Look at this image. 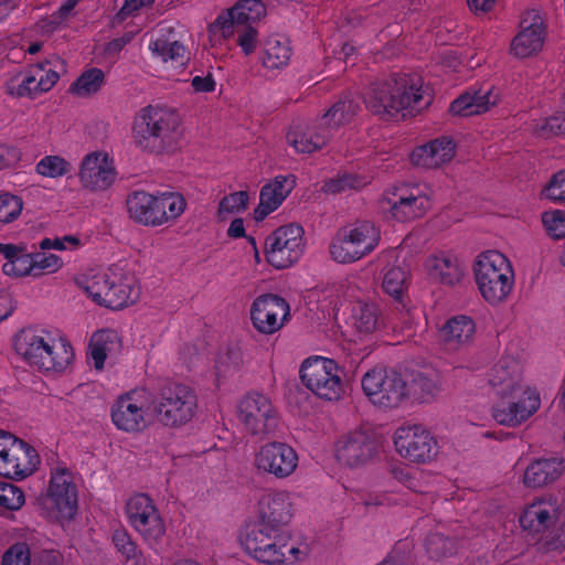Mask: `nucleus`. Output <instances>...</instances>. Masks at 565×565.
Segmentation results:
<instances>
[{
  "mask_svg": "<svg viewBox=\"0 0 565 565\" xmlns=\"http://www.w3.org/2000/svg\"><path fill=\"white\" fill-rule=\"evenodd\" d=\"M154 0H125L122 7L116 13L115 19L117 22H124L129 17L134 15L143 7H149Z\"/></svg>",
  "mask_w": 565,
  "mask_h": 565,
  "instance_id": "64",
  "label": "nucleus"
},
{
  "mask_svg": "<svg viewBox=\"0 0 565 565\" xmlns=\"http://www.w3.org/2000/svg\"><path fill=\"white\" fill-rule=\"evenodd\" d=\"M72 171V163L57 154L44 156L35 164V172L41 177L50 179L63 178Z\"/></svg>",
  "mask_w": 565,
  "mask_h": 565,
  "instance_id": "46",
  "label": "nucleus"
},
{
  "mask_svg": "<svg viewBox=\"0 0 565 565\" xmlns=\"http://www.w3.org/2000/svg\"><path fill=\"white\" fill-rule=\"evenodd\" d=\"M0 255L6 263L2 265V271L10 277H33L32 253H28L22 245L11 243H0Z\"/></svg>",
  "mask_w": 565,
  "mask_h": 565,
  "instance_id": "34",
  "label": "nucleus"
},
{
  "mask_svg": "<svg viewBox=\"0 0 565 565\" xmlns=\"http://www.w3.org/2000/svg\"><path fill=\"white\" fill-rule=\"evenodd\" d=\"M540 405L541 397L536 390L525 386L516 394L497 399L492 416L500 425L515 427L533 416Z\"/></svg>",
  "mask_w": 565,
  "mask_h": 565,
  "instance_id": "18",
  "label": "nucleus"
},
{
  "mask_svg": "<svg viewBox=\"0 0 565 565\" xmlns=\"http://www.w3.org/2000/svg\"><path fill=\"white\" fill-rule=\"evenodd\" d=\"M105 83V74L100 68L90 67L83 72L71 85V92L79 97L96 94Z\"/></svg>",
  "mask_w": 565,
  "mask_h": 565,
  "instance_id": "44",
  "label": "nucleus"
},
{
  "mask_svg": "<svg viewBox=\"0 0 565 565\" xmlns=\"http://www.w3.org/2000/svg\"><path fill=\"white\" fill-rule=\"evenodd\" d=\"M544 136H558L565 132V113L557 111L545 119L541 127Z\"/></svg>",
  "mask_w": 565,
  "mask_h": 565,
  "instance_id": "62",
  "label": "nucleus"
},
{
  "mask_svg": "<svg viewBox=\"0 0 565 565\" xmlns=\"http://www.w3.org/2000/svg\"><path fill=\"white\" fill-rule=\"evenodd\" d=\"M299 374L302 384L321 399L335 402L344 393L342 372L332 359L310 356L302 362Z\"/></svg>",
  "mask_w": 565,
  "mask_h": 565,
  "instance_id": "10",
  "label": "nucleus"
},
{
  "mask_svg": "<svg viewBox=\"0 0 565 565\" xmlns=\"http://www.w3.org/2000/svg\"><path fill=\"white\" fill-rule=\"evenodd\" d=\"M149 50L162 62L184 65L189 60L188 47L181 42L178 32L171 26H162L150 40Z\"/></svg>",
  "mask_w": 565,
  "mask_h": 565,
  "instance_id": "28",
  "label": "nucleus"
},
{
  "mask_svg": "<svg viewBox=\"0 0 565 565\" xmlns=\"http://www.w3.org/2000/svg\"><path fill=\"white\" fill-rule=\"evenodd\" d=\"M179 119L168 108L146 106L132 122V140L141 151L161 153L170 150L178 140Z\"/></svg>",
  "mask_w": 565,
  "mask_h": 565,
  "instance_id": "4",
  "label": "nucleus"
},
{
  "mask_svg": "<svg viewBox=\"0 0 565 565\" xmlns=\"http://www.w3.org/2000/svg\"><path fill=\"white\" fill-rule=\"evenodd\" d=\"M113 543L127 562H129L130 558L138 557V552L140 550L127 531H115L113 534Z\"/></svg>",
  "mask_w": 565,
  "mask_h": 565,
  "instance_id": "60",
  "label": "nucleus"
},
{
  "mask_svg": "<svg viewBox=\"0 0 565 565\" xmlns=\"http://www.w3.org/2000/svg\"><path fill=\"white\" fill-rule=\"evenodd\" d=\"M23 206L24 202L20 195L0 191V228L18 220Z\"/></svg>",
  "mask_w": 565,
  "mask_h": 565,
  "instance_id": "50",
  "label": "nucleus"
},
{
  "mask_svg": "<svg viewBox=\"0 0 565 565\" xmlns=\"http://www.w3.org/2000/svg\"><path fill=\"white\" fill-rule=\"evenodd\" d=\"M248 194L245 191H238L224 196L218 204L217 214L224 218L228 214L244 211L247 206Z\"/></svg>",
  "mask_w": 565,
  "mask_h": 565,
  "instance_id": "57",
  "label": "nucleus"
},
{
  "mask_svg": "<svg viewBox=\"0 0 565 565\" xmlns=\"http://www.w3.org/2000/svg\"><path fill=\"white\" fill-rule=\"evenodd\" d=\"M355 327L360 333H372L383 326L380 309L374 303L359 302L354 311Z\"/></svg>",
  "mask_w": 565,
  "mask_h": 565,
  "instance_id": "43",
  "label": "nucleus"
},
{
  "mask_svg": "<svg viewBox=\"0 0 565 565\" xmlns=\"http://www.w3.org/2000/svg\"><path fill=\"white\" fill-rule=\"evenodd\" d=\"M541 195L556 204H565V170H559L550 178Z\"/></svg>",
  "mask_w": 565,
  "mask_h": 565,
  "instance_id": "54",
  "label": "nucleus"
},
{
  "mask_svg": "<svg viewBox=\"0 0 565 565\" xmlns=\"http://www.w3.org/2000/svg\"><path fill=\"white\" fill-rule=\"evenodd\" d=\"M425 266L433 280L448 286L459 282L463 274L458 258L450 254L431 255L426 259Z\"/></svg>",
  "mask_w": 565,
  "mask_h": 565,
  "instance_id": "32",
  "label": "nucleus"
},
{
  "mask_svg": "<svg viewBox=\"0 0 565 565\" xmlns=\"http://www.w3.org/2000/svg\"><path fill=\"white\" fill-rule=\"evenodd\" d=\"M488 383L497 399L516 394L526 386L521 362L512 355L501 356L490 369Z\"/></svg>",
  "mask_w": 565,
  "mask_h": 565,
  "instance_id": "24",
  "label": "nucleus"
},
{
  "mask_svg": "<svg viewBox=\"0 0 565 565\" xmlns=\"http://www.w3.org/2000/svg\"><path fill=\"white\" fill-rule=\"evenodd\" d=\"M454 156V141L449 137H441L416 147L412 151L411 161L417 167L434 169L449 162Z\"/></svg>",
  "mask_w": 565,
  "mask_h": 565,
  "instance_id": "31",
  "label": "nucleus"
},
{
  "mask_svg": "<svg viewBox=\"0 0 565 565\" xmlns=\"http://www.w3.org/2000/svg\"><path fill=\"white\" fill-rule=\"evenodd\" d=\"M499 102V94L492 86L469 89L451 102L449 111L452 115L469 117L482 114Z\"/></svg>",
  "mask_w": 565,
  "mask_h": 565,
  "instance_id": "30",
  "label": "nucleus"
},
{
  "mask_svg": "<svg viewBox=\"0 0 565 565\" xmlns=\"http://www.w3.org/2000/svg\"><path fill=\"white\" fill-rule=\"evenodd\" d=\"M32 258L34 267L33 277L56 273L63 266L62 258L55 254H46L44 252L32 253Z\"/></svg>",
  "mask_w": 565,
  "mask_h": 565,
  "instance_id": "55",
  "label": "nucleus"
},
{
  "mask_svg": "<svg viewBox=\"0 0 565 565\" xmlns=\"http://www.w3.org/2000/svg\"><path fill=\"white\" fill-rule=\"evenodd\" d=\"M238 419L252 435L270 434L278 425L270 399L260 393H248L237 406Z\"/></svg>",
  "mask_w": 565,
  "mask_h": 565,
  "instance_id": "20",
  "label": "nucleus"
},
{
  "mask_svg": "<svg viewBox=\"0 0 565 565\" xmlns=\"http://www.w3.org/2000/svg\"><path fill=\"white\" fill-rule=\"evenodd\" d=\"M126 515L130 526L150 548L156 550L161 544L167 527L150 495L146 493L132 494L126 503Z\"/></svg>",
  "mask_w": 565,
  "mask_h": 565,
  "instance_id": "12",
  "label": "nucleus"
},
{
  "mask_svg": "<svg viewBox=\"0 0 565 565\" xmlns=\"http://www.w3.org/2000/svg\"><path fill=\"white\" fill-rule=\"evenodd\" d=\"M382 286L387 295L404 307L403 296L407 289V273L403 268H388L384 274Z\"/></svg>",
  "mask_w": 565,
  "mask_h": 565,
  "instance_id": "48",
  "label": "nucleus"
},
{
  "mask_svg": "<svg viewBox=\"0 0 565 565\" xmlns=\"http://www.w3.org/2000/svg\"><path fill=\"white\" fill-rule=\"evenodd\" d=\"M20 159L21 152L17 147L0 143V171L13 168Z\"/></svg>",
  "mask_w": 565,
  "mask_h": 565,
  "instance_id": "63",
  "label": "nucleus"
},
{
  "mask_svg": "<svg viewBox=\"0 0 565 565\" xmlns=\"http://www.w3.org/2000/svg\"><path fill=\"white\" fill-rule=\"evenodd\" d=\"M39 78L38 85L43 93L54 87L60 78V71L64 70V62L60 57L45 60L32 66Z\"/></svg>",
  "mask_w": 565,
  "mask_h": 565,
  "instance_id": "45",
  "label": "nucleus"
},
{
  "mask_svg": "<svg viewBox=\"0 0 565 565\" xmlns=\"http://www.w3.org/2000/svg\"><path fill=\"white\" fill-rule=\"evenodd\" d=\"M76 281L95 303L113 310L135 303L140 295L135 274L121 263L105 270H90Z\"/></svg>",
  "mask_w": 565,
  "mask_h": 565,
  "instance_id": "2",
  "label": "nucleus"
},
{
  "mask_svg": "<svg viewBox=\"0 0 565 565\" xmlns=\"http://www.w3.org/2000/svg\"><path fill=\"white\" fill-rule=\"evenodd\" d=\"M117 334L111 330H100L94 333L90 344L89 354L96 370H102L109 351V344L114 342Z\"/></svg>",
  "mask_w": 565,
  "mask_h": 565,
  "instance_id": "49",
  "label": "nucleus"
},
{
  "mask_svg": "<svg viewBox=\"0 0 565 565\" xmlns=\"http://www.w3.org/2000/svg\"><path fill=\"white\" fill-rule=\"evenodd\" d=\"M154 395L149 388L137 387L120 394L110 407V418L118 430L136 434L145 430L151 422L150 409Z\"/></svg>",
  "mask_w": 565,
  "mask_h": 565,
  "instance_id": "8",
  "label": "nucleus"
},
{
  "mask_svg": "<svg viewBox=\"0 0 565 565\" xmlns=\"http://www.w3.org/2000/svg\"><path fill=\"white\" fill-rule=\"evenodd\" d=\"M554 509L545 501H536L529 504L520 515L521 526L532 533L546 531L554 523Z\"/></svg>",
  "mask_w": 565,
  "mask_h": 565,
  "instance_id": "37",
  "label": "nucleus"
},
{
  "mask_svg": "<svg viewBox=\"0 0 565 565\" xmlns=\"http://www.w3.org/2000/svg\"><path fill=\"white\" fill-rule=\"evenodd\" d=\"M198 406L194 391L184 384L162 386L152 405L153 414L163 426L178 427L192 419Z\"/></svg>",
  "mask_w": 565,
  "mask_h": 565,
  "instance_id": "9",
  "label": "nucleus"
},
{
  "mask_svg": "<svg viewBox=\"0 0 565 565\" xmlns=\"http://www.w3.org/2000/svg\"><path fill=\"white\" fill-rule=\"evenodd\" d=\"M39 463L40 457L32 446L0 430V476L22 480L32 475Z\"/></svg>",
  "mask_w": 565,
  "mask_h": 565,
  "instance_id": "13",
  "label": "nucleus"
},
{
  "mask_svg": "<svg viewBox=\"0 0 565 565\" xmlns=\"http://www.w3.org/2000/svg\"><path fill=\"white\" fill-rule=\"evenodd\" d=\"M546 26L539 14L523 17L510 44V54L519 60L537 55L545 43Z\"/></svg>",
  "mask_w": 565,
  "mask_h": 565,
  "instance_id": "23",
  "label": "nucleus"
},
{
  "mask_svg": "<svg viewBox=\"0 0 565 565\" xmlns=\"http://www.w3.org/2000/svg\"><path fill=\"white\" fill-rule=\"evenodd\" d=\"M430 102L431 97L423 89V79L404 73L373 82L364 95L366 108L383 119L413 116Z\"/></svg>",
  "mask_w": 565,
  "mask_h": 565,
  "instance_id": "1",
  "label": "nucleus"
},
{
  "mask_svg": "<svg viewBox=\"0 0 565 565\" xmlns=\"http://www.w3.org/2000/svg\"><path fill=\"white\" fill-rule=\"evenodd\" d=\"M129 217L145 226H160L177 220L185 210L186 202L178 192L134 191L126 201Z\"/></svg>",
  "mask_w": 565,
  "mask_h": 565,
  "instance_id": "5",
  "label": "nucleus"
},
{
  "mask_svg": "<svg viewBox=\"0 0 565 565\" xmlns=\"http://www.w3.org/2000/svg\"><path fill=\"white\" fill-rule=\"evenodd\" d=\"M265 14L266 8L260 0H239L227 11L226 17H217L216 23L223 36H230L232 28L254 26Z\"/></svg>",
  "mask_w": 565,
  "mask_h": 565,
  "instance_id": "29",
  "label": "nucleus"
},
{
  "mask_svg": "<svg viewBox=\"0 0 565 565\" xmlns=\"http://www.w3.org/2000/svg\"><path fill=\"white\" fill-rule=\"evenodd\" d=\"M564 461L561 458H542L531 462L524 471V484L540 488L554 482L563 473Z\"/></svg>",
  "mask_w": 565,
  "mask_h": 565,
  "instance_id": "33",
  "label": "nucleus"
},
{
  "mask_svg": "<svg viewBox=\"0 0 565 565\" xmlns=\"http://www.w3.org/2000/svg\"><path fill=\"white\" fill-rule=\"evenodd\" d=\"M291 56V46L287 39L269 38L266 42L263 64L267 68L285 67Z\"/></svg>",
  "mask_w": 565,
  "mask_h": 565,
  "instance_id": "41",
  "label": "nucleus"
},
{
  "mask_svg": "<svg viewBox=\"0 0 565 565\" xmlns=\"http://www.w3.org/2000/svg\"><path fill=\"white\" fill-rule=\"evenodd\" d=\"M475 276L482 297L490 303L504 300L514 284L512 265L498 250H487L478 256Z\"/></svg>",
  "mask_w": 565,
  "mask_h": 565,
  "instance_id": "7",
  "label": "nucleus"
},
{
  "mask_svg": "<svg viewBox=\"0 0 565 565\" xmlns=\"http://www.w3.org/2000/svg\"><path fill=\"white\" fill-rule=\"evenodd\" d=\"M360 110L359 98L348 93L342 95L321 117H318L330 134L334 132L344 124L351 121Z\"/></svg>",
  "mask_w": 565,
  "mask_h": 565,
  "instance_id": "36",
  "label": "nucleus"
},
{
  "mask_svg": "<svg viewBox=\"0 0 565 565\" xmlns=\"http://www.w3.org/2000/svg\"><path fill=\"white\" fill-rule=\"evenodd\" d=\"M249 315L253 327L266 335L278 332L291 316L288 301L275 294H263L256 297Z\"/></svg>",
  "mask_w": 565,
  "mask_h": 565,
  "instance_id": "19",
  "label": "nucleus"
},
{
  "mask_svg": "<svg viewBox=\"0 0 565 565\" xmlns=\"http://www.w3.org/2000/svg\"><path fill=\"white\" fill-rule=\"evenodd\" d=\"M299 462L297 451L282 441H270L255 454V467L258 471L274 476L276 479H286L297 469Z\"/></svg>",
  "mask_w": 565,
  "mask_h": 565,
  "instance_id": "21",
  "label": "nucleus"
},
{
  "mask_svg": "<svg viewBox=\"0 0 565 565\" xmlns=\"http://www.w3.org/2000/svg\"><path fill=\"white\" fill-rule=\"evenodd\" d=\"M291 534L266 531L250 526L241 537L245 552L259 563L267 565H282L286 562H296L306 556V552L297 546H288Z\"/></svg>",
  "mask_w": 565,
  "mask_h": 565,
  "instance_id": "6",
  "label": "nucleus"
},
{
  "mask_svg": "<svg viewBox=\"0 0 565 565\" xmlns=\"http://www.w3.org/2000/svg\"><path fill=\"white\" fill-rule=\"evenodd\" d=\"M542 223L550 236L556 239L565 238V211L553 210L542 214Z\"/></svg>",
  "mask_w": 565,
  "mask_h": 565,
  "instance_id": "56",
  "label": "nucleus"
},
{
  "mask_svg": "<svg viewBox=\"0 0 565 565\" xmlns=\"http://www.w3.org/2000/svg\"><path fill=\"white\" fill-rule=\"evenodd\" d=\"M241 355L235 350H227L225 354L218 355L215 362V375L217 384L231 372L237 371L241 365Z\"/></svg>",
  "mask_w": 565,
  "mask_h": 565,
  "instance_id": "58",
  "label": "nucleus"
},
{
  "mask_svg": "<svg viewBox=\"0 0 565 565\" xmlns=\"http://www.w3.org/2000/svg\"><path fill=\"white\" fill-rule=\"evenodd\" d=\"M303 252V228L297 224L280 226L265 241L267 262L277 269L296 263Z\"/></svg>",
  "mask_w": 565,
  "mask_h": 565,
  "instance_id": "15",
  "label": "nucleus"
},
{
  "mask_svg": "<svg viewBox=\"0 0 565 565\" xmlns=\"http://www.w3.org/2000/svg\"><path fill=\"white\" fill-rule=\"evenodd\" d=\"M332 137L330 129L319 118L292 124L286 136L288 145L298 153L316 152L327 146Z\"/></svg>",
  "mask_w": 565,
  "mask_h": 565,
  "instance_id": "25",
  "label": "nucleus"
},
{
  "mask_svg": "<svg viewBox=\"0 0 565 565\" xmlns=\"http://www.w3.org/2000/svg\"><path fill=\"white\" fill-rule=\"evenodd\" d=\"M394 446L397 454L414 463H429L439 452L434 435L422 425H407L396 429Z\"/></svg>",
  "mask_w": 565,
  "mask_h": 565,
  "instance_id": "14",
  "label": "nucleus"
},
{
  "mask_svg": "<svg viewBox=\"0 0 565 565\" xmlns=\"http://www.w3.org/2000/svg\"><path fill=\"white\" fill-rule=\"evenodd\" d=\"M412 387L415 393H419L422 402H427L436 396L439 392L438 380L434 375L425 372H416L412 377Z\"/></svg>",
  "mask_w": 565,
  "mask_h": 565,
  "instance_id": "52",
  "label": "nucleus"
},
{
  "mask_svg": "<svg viewBox=\"0 0 565 565\" xmlns=\"http://www.w3.org/2000/svg\"><path fill=\"white\" fill-rule=\"evenodd\" d=\"M381 445L375 435L365 429H355L343 435L335 444V458L350 468L373 461L380 455Z\"/></svg>",
  "mask_w": 565,
  "mask_h": 565,
  "instance_id": "17",
  "label": "nucleus"
},
{
  "mask_svg": "<svg viewBox=\"0 0 565 565\" xmlns=\"http://www.w3.org/2000/svg\"><path fill=\"white\" fill-rule=\"evenodd\" d=\"M330 255L333 260L341 264H349L363 258L360 248L348 231L338 236L330 245Z\"/></svg>",
  "mask_w": 565,
  "mask_h": 565,
  "instance_id": "42",
  "label": "nucleus"
},
{
  "mask_svg": "<svg viewBox=\"0 0 565 565\" xmlns=\"http://www.w3.org/2000/svg\"><path fill=\"white\" fill-rule=\"evenodd\" d=\"M47 493L60 518H74L77 512V490L68 469L61 468L52 472Z\"/></svg>",
  "mask_w": 565,
  "mask_h": 565,
  "instance_id": "26",
  "label": "nucleus"
},
{
  "mask_svg": "<svg viewBox=\"0 0 565 565\" xmlns=\"http://www.w3.org/2000/svg\"><path fill=\"white\" fill-rule=\"evenodd\" d=\"M237 35V44L245 55H250L257 47V30L253 25L232 28L230 35Z\"/></svg>",
  "mask_w": 565,
  "mask_h": 565,
  "instance_id": "59",
  "label": "nucleus"
},
{
  "mask_svg": "<svg viewBox=\"0 0 565 565\" xmlns=\"http://www.w3.org/2000/svg\"><path fill=\"white\" fill-rule=\"evenodd\" d=\"M366 184L363 177L352 173L338 174L324 182L322 190L326 193L338 194L349 190H359Z\"/></svg>",
  "mask_w": 565,
  "mask_h": 565,
  "instance_id": "51",
  "label": "nucleus"
},
{
  "mask_svg": "<svg viewBox=\"0 0 565 565\" xmlns=\"http://www.w3.org/2000/svg\"><path fill=\"white\" fill-rule=\"evenodd\" d=\"M355 245L360 248L364 256L371 254L379 245L381 239L380 228L372 222L364 221L356 223L352 228L348 230Z\"/></svg>",
  "mask_w": 565,
  "mask_h": 565,
  "instance_id": "39",
  "label": "nucleus"
},
{
  "mask_svg": "<svg viewBox=\"0 0 565 565\" xmlns=\"http://www.w3.org/2000/svg\"><path fill=\"white\" fill-rule=\"evenodd\" d=\"M14 348L29 365L45 372H61L74 358L71 344L44 328L22 329L15 335Z\"/></svg>",
  "mask_w": 565,
  "mask_h": 565,
  "instance_id": "3",
  "label": "nucleus"
},
{
  "mask_svg": "<svg viewBox=\"0 0 565 565\" xmlns=\"http://www.w3.org/2000/svg\"><path fill=\"white\" fill-rule=\"evenodd\" d=\"M362 390L372 404L396 408L408 398L406 381L394 369L373 367L361 380Z\"/></svg>",
  "mask_w": 565,
  "mask_h": 565,
  "instance_id": "11",
  "label": "nucleus"
},
{
  "mask_svg": "<svg viewBox=\"0 0 565 565\" xmlns=\"http://www.w3.org/2000/svg\"><path fill=\"white\" fill-rule=\"evenodd\" d=\"M425 547L430 558L441 559L452 556L457 552L458 542L454 537L433 532L427 535Z\"/></svg>",
  "mask_w": 565,
  "mask_h": 565,
  "instance_id": "47",
  "label": "nucleus"
},
{
  "mask_svg": "<svg viewBox=\"0 0 565 565\" xmlns=\"http://www.w3.org/2000/svg\"><path fill=\"white\" fill-rule=\"evenodd\" d=\"M383 201L390 205L392 217L398 222L422 217L431 204L427 189L420 185L398 188L386 193Z\"/></svg>",
  "mask_w": 565,
  "mask_h": 565,
  "instance_id": "22",
  "label": "nucleus"
},
{
  "mask_svg": "<svg viewBox=\"0 0 565 565\" xmlns=\"http://www.w3.org/2000/svg\"><path fill=\"white\" fill-rule=\"evenodd\" d=\"M115 178L113 160L106 152H92L83 159L79 179L85 188L92 191H103L114 183Z\"/></svg>",
  "mask_w": 565,
  "mask_h": 565,
  "instance_id": "27",
  "label": "nucleus"
},
{
  "mask_svg": "<svg viewBox=\"0 0 565 565\" xmlns=\"http://www.w3.org/2000/svg\"><path fill=\"white\" fill-rule=\"evenodd\" d=\"M25 502L21 488L10 482H0V507L10 511L20 510Z\"/></svg>",
  "mask_w": 565,
  "mask_h": 565,
  "instance_id": "53",
  "label": "nucleus"
},
{
  "mask_svg": "<svg viewBox=\"0 0 565 565\" xmlns=\"http://www.w3.org/2000/svg\"><path fill=\"white\" fill-rule=\"evenodd\" d=\"M294 516L290 492L274 490L264 493L258 500L256 521L252 526L274 533L291 534L289 523Z\"/></svg>",
  "mask_w": 565,
  "mask_h": 565,
  "instance_id": "16",
  "label": "nucleus"
},
{
  "mask_svg": "<svg viewBox=\"0 0 565 565\" xmlns=\"http://www.w3.org/2000/svg\"><path fill=\"white\" fill-rule=\"evenodd\" d=\"M476 332V323L472 318L458 315L448 319L439 329V339L450 349L470 342Z\"/></svg>",
  "mask_w": 565,
  "mask_h": 565,
  "instance_id": "35",
  "label": "nucleus"
},
{
  "mask_svg": "<svg viewBox=\"0 0 565 565\" xmlns=\"http://www.w3.org/2000/svg\"><path fill=\"white\" fill-rule=\"evenodd\" d=\"M2 565H30V550L25 543L10 546L2 557Z\"/></svg>",
  "mask_w": 565,
  "mask_h": 565,
  "instance_id": "61",
  "label": "nucleus"
},
{
  "mask_svg": "<svg viewBox=\"0 0 565 565\" xmlns=\"http://www.w3.org/2000/svg\"><path fill=\"white\" fill-rule=\"evenodd\" d=\"M296 185L294 175H277L265 184L259 193V200L277 210Z\"/></svg>",
  "mask_w": 565,
  "mask_h": 565,
  "instance_id": "38",
  "label": "nucleus"
},
{
  "mask_svg": "<svg viewBox=\"0 0 565 565\" xmlns=\"http://www.w3.org/2000/svg\"><path fill=\"white\" fill-rule=\"evenodd\" d=\"M39 78L33 67L25 73H19L11 77L6 84V90L13 97H30L33 98L36 95L43 93L40 90L38 85Z\"/></svg>",
  "mask_w": 565,
  "mask_h": 565,
  "instance_id": "40",
  "label": "nucleus"
}]
</instances>
